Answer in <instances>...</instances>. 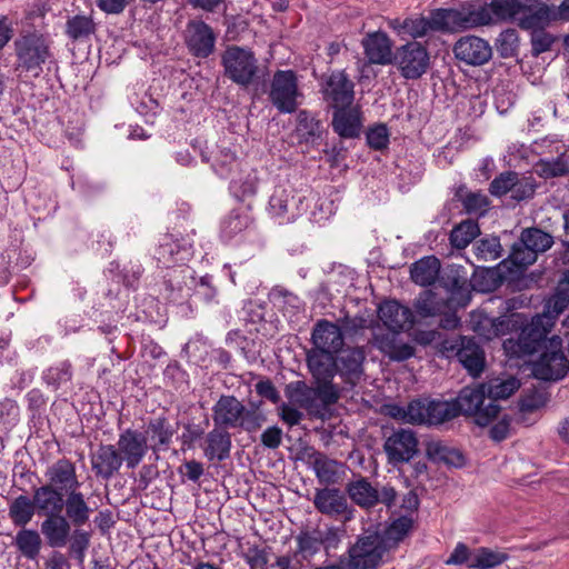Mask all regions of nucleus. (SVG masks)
Listing matches in <instances>:
<instances>
[{
  "label": "nucleus",
  "mask_w": 569,
  "mask_h": 569,
  "mask_svg": "<svg viewBox=\"0 0 569 569\" xmlns=\"http://www.w3.org/2000/svg\"><path fill=\"white\" fill-rule=\"evenodd\" d=\"M569 306V270L563 272L556 292L546 300L543 311L532 317L531 321L521 330V346L527 351L537 349L541 339L548 335L553 327L557 318Z\"/></svg>",
  "instance_id": "obj_1"
},
{
  "label": "nucleus",
  "mask_w": 569,
  "mask_h": 569,
  "mask_svg": "<svg viewBox=\"0 0 569 569\" xmlns=\"http://www.w3.org/2000/svg\"><path fill=\"white\" fill-rule=\"evenodd\" d=\"M14 70L20 76L26 73L38 78L43 71V66L53 59L50 40L38 31L20 34L14 40Z\"/></svg>",
  "instance_id": "obj_2"
},
{
  "label": "nucleus",
  "mask_w": 569,
  "mask_h": 569,
  "mask_svg": "<svg viewBox=\"0 0 569 569\" xmlns=\"http://www.w3.org/2000/svg\"><path fill=\"white\" fill-rule=\"evenodd\" d=\"M519 352L522 355H532L541 351L538 360L532 362V375L535 378L550 381L559 380L565 377L569 369V360L562 351V339L553 336L547 340V335L541 339L537 349L527 351L518 339Z\"/></svg>",
  "instance_id": "obj_3"
},
{
  "label": "nucleus",
  "mask_w": 569,
  "mask_h": 569,
  "mask_svg": "<svg viewBox=\"0 0 569 569\" xmlns=\"http://www.w3.org/2000/svg\"><path fill=\"white\" fill-rule=\"evenodd\" d=\"M212 420L221 429L241 428L254 432L262 427L266 417L256 409H247L233 396H221L212 408Z\"/></svg>",
  "instance_id": "obj_4"
},
{
  "label": "nucleus",
  "mask_w": 569,
  "mask_h": 569,
  "mask_svg": "<svg viewBox=\"0 0 569 569\" xmlns=\"http://www.w3.org/2000/svg\"><path fill=\"white\" fill-rule=\"evenodd\" d=\"M224 76L236 84L248 88L259 73L258 59L247 48L229 46L221 56Z\"/></svg>",
  "instance_id": "obj_5"
},
{
  "label": "nucleus",
  "mask_w": 569,
  "mask_h": 569,
  "mask_svg": "<svg viewBox=\"0 0 569 569\" xmlns=\"http://www.w3.org/2000/svg\"><path fill=\"white\" fill-rule=\"evenodd\" d=\"M486 398L488 397L486 385L483 383L462 388L458 397L453 400L458 416H472L478 426H488L497 418L500 407L492 402L485 405Z\"/></svg>",
  "instance_id": "obj_6"
},
{
  "label": "nucleus",
  "mask_w": 569,
  "mask_h": 569,
  "mask_svg": "<svg viewBox=\"0 0 569 569\" xmlns=\"http://www.w3.org/2000/svg\"><path fill=\"white\" fill-rule=\"evenodd\" d=\"M432 31H457L481 27L489 21V14L486 9L469 8L458 9H436L427 18Z\"/></svg>",
  "instance_id": "obj_7"
},
{
  "label": "nucleus",
  "mask_w": 569,
  "mask_h": 569,
  "mask_svg": "<svg viewBox=\"0 0 569 569\" xmlns=\"http://www.w3.org/2000/svg\"><path fill=\"white\" fill-rule=\"evenodd\" d=\"M388 548L386 540L378 531H366L360 535L348 550V562L352 569H376Z\"/></svg>",
  "instance_id": "obj_8"
},
{
  "label": "nucleus",
  "mask_w": 569,
  "mask_h": 569,
  "mask_svg": "<svg viewBox=\"0 0 569 569\" xmlns=\"http://www.w3.org/2000/svg\"><path fill=\"white\" fill-rule=\"evenodd\" d=\"M392 64L397 66L407 80L421 78L430 67V54L418 41H409L396 49Z\"/></svg>",
  "instance_id": "obj_9"
},
{
  "label": "nucleus",
  "mask_w": 569,
  "mask_h": 569,
  "mask_svg": "<svg viewBox=\"0 0 569 569\" xmlns=\"http://www.w3.org/2000/svg\"><path fill=\"white\" fill-rule=\"evenodd\" d=\"M300 96L298 79L292 70H278L273 73L269 100L281 113H292L298 108L297 98Z\"/></svg>",
  "instance_id": "obj_10"
},
{
  "label": "nucleus",
  "mask_w": 569,
  "mask_h": 569,
  "mask_svg": "<svg viewBox=\"0 0 569 569\" xmlns=\"http://www.w3.org/2000/svg\"><path fill=\"white\" fill-rule=\"evenodd\" d=\"M412 420L418 425L440 426L458 417L453 400L415 399L410 401Z\"/></svg>",
  "instance_id": "obj_11"
},
{
  "label": "nucleus",
  "mask_w": 569,
  "mask_h": 569,
  "mask_svg": "<svg viewBox=\"0 0 569 569\" xmlns=\"http://www.w3.org/2000/svg\"><path fill=\"white\" fill-rule=\"evenodd\" d=\"M321 92L329 108L350 107L355 100V83L345 70H335L323 79Z\"/></svg>",
  "instance_id": "obj_12"
},
{
  "label": "nucleus",
  "mask_w": 569,
  "mask_h": 569,
  "mask_svg": "<svg viewBox=\"0 0 569 569\" xmlns=\"http://www.w3.org/2000/svg\"><path fill=\"white\" fill-rule=\"evenodd\" d=\"M316 510L331 518H341L349 521L353 518L347 497L337 488L325 487L315 491L312 499Z\"/></svg>",
  "instance_id": "obj_13"
},
{
  "label": "nucleus",
  "mask_w": 569,
  "mask_h": 569,
  "mask_svg": "<svg viewBox=\"0 0 569 569\" xmlns=\"http://www.w3.org/2000/svg\"><path fill=\"white\" fill-rule=\"evenodd\" d=\"M383 449L390 463L408 462L418 452V439L412 430L399 429L386 439Z\"/></svg>",
  "instance_id": "obj_14"
},
{
  "label": "nucleus",
  "mask_w": 569,
  "mask_h": 569,
  "mask_svg": "<svg viewBox=\"0 0 569 569\" xmlns=\"http://www.w3.org/2000/svg\"><path fill=\"white\" fill-rule=\"evenodd\" d=\"M117 448L128 469H134L148 453V438L144 433L128 428L119 435Z\"/></svg>",
  "instance_id": "obj_15"
},
{
  "label": "nucleus",
  "mask_w": 569,
  "mask_h": 569,
  "mask_svg": "<svg viewBox=\"0 0 569 569\" xmlns=\"http://www.w3.org/2000/svg\"><path fill=\"white\" fill-rule=\"evenodd\" d=\"M455 57L469 66H482L492 57V48L482 38L467 36L460 38L453 47Z\"/></svg>",
  "instance_id": "obj_16"
},
{
  "label": "nucleus",
  "mask_w": 569,
  "mask_h": 569,
  "mask_svg": "<svg viewBox=\"0 0 569 569\" xmlns=\"http://www.w3.org/2000/svg\"><path fill=\"white\" fill-rule=\"evenodd\" d=\"M518 26L523 30L546 28L552 20L558 19V10L540 0H522Z\"/></svg>",
  "instance_id": "obj_17"
},
{
  "label": "nucleus",
  "mask_w": 569,
  "mask_h": 569,
  "mask_svg": "<svg viewBox=\"0 0 569 569\" xmlns=\"http://www.w3.org/2000/svg\"><path fill=\"white\" fill-rule=\"evenodd\" d=\"M313 350L339 353L345 346L341 328L328 320H318L311 332Z\"/></svg>",
  "instance_id": "obj_18"
},
{
  "label": "nucleus",
  "mask_w": 569,
  "mask_h": 569,
  "mask_svg": "<svg viewBox=\"0 0 569 569\" xmlns=\"http://www.w3.org/2000/svg\"><path fill=\"white\" fill-rule=\"evenodd\" d=\"M399 332L378 328L373 332L372 346L393 361H403L415 355V348L399 340Z\"/></svg>",
  "instance_id": "obj_19"
},
{
  "label": "nucleus",
  "mask_w": 569,
  "mask_h": 569,
  "mask_svg": "<svg viewBox=\"0 0 569 569\" xmlns=\"http://www.w3.org/2000/svg\"><path fill=\"white\" fill-rule=\"evenodd\" d=\"M47 486H52L62 493L78 490L81 486L76 466L70 460L62 458L49 466L44 472Z\"/></svg>",
  "instance_id": "obj_20"
},
{
  "label": "nucleus",
  "mask_w": 569,
  "mask_h": 569,
  "mask_svg": "<svg viewBox=\"0 0 569 569\" xmlns=\"http://www.w3.org/2000/svg\"><path fill=\"white\" fill-rule=\"evenodd\" d=\"M331 126L342 139L360 137L362 129V112L359 106L338 108L333 110Z\"/></svg>",
  "instance_id": "obj_21"
},
{
  "label": "nucleus",
  "mask_w": 569,
  "mask_h": 569,
  "mask_svg": "<svg viewBox=\"0 0 569 569\" xmlns=\"http://www.w3.org/2000/svg\"><path fill=\"white\" fill-rule=\"evenodd\" d=\"M187 31V44L193 56L207 58L213 52L216 36L209 24L203 21H190Z\"/></svg>",
  "instance_id": "obj_22"
},
{
  "label": "nucleus",
  "mask_w": 569,
  "mask_h": 569,
  "mask_svg": "<svg viewBox=\"0 0 569 569\" xmlns=\"http://www.w3.org/2000/svg\"><path fill=\"white\" fill-rule=\"evenodd\" d=\"M309 463L319 483L326 487L338 483L346 475L345 463L331 459L320 451L309 455Z\"/></svg>",
  "instance_id": "obj_23"
},
{
  "label": "nucleus",
  "mask_w": 569,
  "mask_h": 569,
  "mask_svg": "<svg viewBox=\"0 0 569 569\" xmlns=\"http://www.w3.org/2000/svg\"><path fill=\"white\" fill-rule=\"evenodd\" d=\"M365 54L372 64H392V43L388 34L382 31L368 33L361 41Z\"/></svg>",
  "instance_id": "obj_24"
},
{
  "label": "nucleus",
  "mask_w": 569,
  "mask_h": 569,
  "mask_svg": "<svg viewBox=\"0 0 569 569\" xmlns=\"http://www.w3.org/2000/svg\"><path fill=\"white\" fill-rule=\"evenodd\" d=\"M378 317L385 327L393 331L409 329L413 323L412 311L395 300L382 302L378 308Z\"/></svg>",
  "instance_id": "obj_25"
},
{
  "label": "nucleus",
  "mask_w": 569,
  "mask_h": 569,
  "mask_svg": "<svg viewBox=\"0 0 569 569\" xmlns=\"http://www.w3.org/2000/svg\"><path fill=\"white\" fill-rule=\"evenodd\" d=\"M71 525L61 513L48 515L40 526L41 533L44 536L48 546L51 548L64 547L70 537Z\"/></svg>",
  "instance_id": "obj_26"
},
{
  "label": "nucleus",
  "mask_w": 569,
  "mask_h": 569,
  "mask_svg": "<svg viewBox=\"0 0 569 569\" xmlns=\"http://www.w3.org/2000/svg\"><path fill=\"white\" fill-rule=\"evenodd\" d=\"M123 463L118 448L102 445L91 458V466L98 477L110 479Z\"/></svg>",
  "instance_id": "obj_27"
},
{
  "label": "nucleus",
  "mask_w": 569,
  "mask_h": 569,
  "mask_svg": "<svg viewBox=\"0 0 569 569\" xmlns=\"http://www.w3.org/2000/svg\"><path fill=\"white\" fill-rule=\"evenodd\" d=\"M337 355L313 349L307 352V366L316 381L333 380L338 372Z\"/></svg>",
  "instance_id": "obj_28"
},
{
  "label": "nucleus",
  "mask_w": 569,
  "mask_h": 569,
  "mask_svg": "<svg viewBox=\"0 0 569 569\" xmlns=\"http://www.w3.org/2000/svg\"><path fill=\"white\" fill-rule=\"evenodd\" d=\"M37 513L39 516L59 515L64 507V495L52 486H40L34 489L32 496Z\"/></svg>",
  "instance_id": "obj_29"
},
{
  "label": "nucleus",
  "mask_w": 569,
  "mask_h": 569,
  "mask_svg": "<svg viewBox=\"0 0 569 569\" xmlns=\"http://www.w3.org/2000/svg\"><path fill=\"white\" fill-rule=\"evenodd\" d=\"M204 457L210 460L223 461L230 456L231 436L221 428H213L204 438L202 445Z\"/></svg>",
  "instance_id": "obj_30"
},
{
  "label": "nucleus",
  "mask_w": 569,
  "mask_h": 569,
  "mask_svg": "<svg viewBox=\"0 0 569 569\" xmlns=\"http://www.w3.org/2000/svg\"><path fill=\"white\" fill-rule=\"evenodd\" d=\"M289 400L306 409L309 415L320 416L321 408L316 399V388L309 387L305 381L290 382L286 388Z\"/></svg>",
  "instance_id": "obj_31"
},
{
  "label": "nucleus",
  "mask_w": 569,
  "mask_h": 569,
  "mask_svg": "<svg viewBox=\"0 0 569 569\" xmlns=\"http://www.w3.org/2000/svg\"><path fill=\"white\" fill-rule=\"evenodd\" d=\"M522 0H491L488 6H472V9H486L489 14V21L482 26L496 23L498 21H509L519 18Z\"/></svg>",
  "instance_id": "obj_32"
},
{
  "label": "nucleus",
  "mask_w": 569,
  "mask_h": 569,
  "mask_svg": "<svg viewBox=\"0 0 569 569\" xmlns=\"http://www.w3.org/2000/svg\"><path fill=\"white\" fill-rule=\"evenodd\" d=\"M66 518L76 527H81L89 521L91 508L87 503L82 492L71 490L64 499Z\"/></svg>",
  "instance_id": "obj_33"
},
{
  "label": "nucleus",
  "mask_w": 569,
  "mask_h": 569,
  "mask_svg": "<svg viewBox=\"0 0 569 569\" xmlns=\"http://www.w3.org/2000/svg\"><path fill=\"white\" fill-rule=\"evenodd\" d=\"M366 359L365 351L359 347H351L341 350V355L337 358L338 372L347 377L349 380L359 378L362 373V365Z\"/></svg>",
  "instance_id": "obj_34"
},
{
  "label": "nucleus",
  "mask_w": 569,
  "mask_h": 569,
  "mask_svg": "<svg viewBox=\"0 0 569 569\" xmlns=\"http://www.w3.org/2000/svg\"><path fill=\"white\" fill-rule=\"evenodd\" d=\"M457 357L473 377L479 376L485 367V357L480 347L471 339H462Z\"/></svg>",
  "instance_id": "obj_35"
},
{
  "label": "nucleus",
  "mask_w": 569,
  "mask_h": 569,
  "mask_svg": "<svg viewBox=\"0 0 569 569\" xmlns=\"http://www.w3.org/2000/svg\"><path fill=\"white\" fill-rule=\"evenodd\" d=\"M347 492L359 507L371 508L378 503V490L366 478L349 483Z\"/></svg>",
  "instance_id": "obj_36"
},
{
  "label": "nucleus",
  "mask_w": 569,
  "mask_h": 569,
  "mask_svg": "<svg viewBox=\"0 0 569 569\" xmlns=\"http://www.w3.org/2000/svg\"><path fill=\"white\" fill-rule=\"evenodd\" d=\"M440 270V261L435 256H428L415 262L411 267V278L420 286L435 282Z\"/></svg>",
  "instance_id": "obj_37"
},
{
  "label": "nucleus",
  "mask_w": 569,
  "mask_h": 569,
  "mask_svg": "<svg viewBox=\"0 0 569 569\" xmlns=\"http://www.w3.org/2000/svg\"><path fill=\"white\" fill-rule=\"evenodd\" d=\"M64 32L72 41H84L96 32V23L89 16L76 14L68 18Z\"/></svg>",
  "instance_id": "obj_38"
},
{
  "label": "nucleus",
  "mask_w": 569,
  "mask_h": 569,
  "mask_svg": "<svg viewBox=\"0 0 569 569\" xmlns=\"http://www.w3.org/2000/svg\"><path fill=\"white\" fill-rule=\"evenodd\" d=\"M37 512L33 499L20 495L9 506V517L14 526L24 527Z\"/></svg>",
  "instance_id": "obj_39"
},
{
  "label": "nucleus",
  "mask_w": 569,
  "mask_h": 569,
  "mask_svg": "<svg viewBox=\"0 0 569 569\" xmlns=\"http://www.w3.org/2000/svg\"><path fill=\"white\" fill-rule=\"evenodd\" d=\"M520 242L523 248L519 243H513L510 249H551L553 237L540 228L532 227L522 230Z\"/></svg>",
  "instance_id": "obj_40"
},
{
  "label": "nucleus",
  "mask_w": 569,
  "mask_h": 569,
  "mask_svg": "<svg viewBox=\"0 0 569 569\" xmlns=\"http://www.w3.org/2000/svg\"><path fill=\"white\" fill-rule=\"evenodd\" d=\"M480 228L475 220H465L456 226L450 232L452 249H466L478 236Z\"/></svg>",
  "instance_id": "obj_41"
},
{
  "label": "nucleus",
  "mask_w": 569,
  "mask_h": 569,
  "mask_svg": "<svg viewBox=\"0 0 569 569\" xmlns=\"http://www.w3.org/2000/svg\"><path fill=\"white\" fill-rule=\"evenodd\" d=\"M485 385L488 402L492 403L496 400L509 398L520 387L519 380L513 377L507 379L493 378Z\"/></svg>",
  "instance_id": "obj_42"
},
{
  "label": "nucleus",
  "mask_w": 569,
  "mask_h": 569,
  "mask_svg": "<svg viewBox=\"0 0 569 569\" xmlns=\"http://www.w3.org/2000/svg\"><path fill=\"white\" fill-rule=\"evenodd\" d=\"M413 526V519L410 516H401L395 519L381 535L386 540L388 550L402 541Z\"/></svg>",
  "instance_id": "obj_43"
},
{
  "label": "nucleus",
  "mask_w": 569,
  "mask_h": 569,
  "mask_svg": "<svg viewBox=\"0 0 569 569\" xmlns=\"http://www.w3.org/2000/svg\"><path fill=\"white\" fill-rule=\"evenodd\" d=\"M508 559L506 552L495 551L486 547H481L472 551L471 562L469 568L471 569H491Z\"/></svg>",
  "instance_id": "obj_44"
},
{
  "label": "nucleus",
  "mask_w": 569,
  "mask_h": 569,
  "mask_svg": "<svg viewBox=\"0 0 569 569\" xmlns=\"http://www.w3.org/2000/svg\"><path fill=\"white\" fill-rule=\"evenodd\" d=\"M321 121L307 110H300L297 116V133L305 142H313L321 136Z\"/></svg>",
  "instance_id": "obj_45"
},
{
  "label": "nucleus",
  "mask_w": 569,
  "mask_h": 569,
  "mask_svg": "<svg viewBox=\"0 0 569 569\" xmlns=\"http://www.w3.org/2000/svg\"><path fill=\"white\" fill-rule=\"evenodd\" d=\"M16 546L28 559H36L41 549V537L36 530L21 529L16 536Z\"/></svg>",
  "instance_id": "obj_46"
},
{
  "label": "nucleus",
  "mask_w": 569,
  "mask_h": 569,
  "mask_svg": "<svg viewBox=\"0 0 569 569\" xmlns=\"http://www.w3.org/2000/svg\"><path fill=\"white\" fill-rule=\"evenodd\" d=\"M456 198L462 203L467 213H485L489 206V199L480 191H467L465 187H460L456 191Z\"/></svg>",
  "instance_id": "obj_47"
},
{
  "label": "nucleus",
  "mask_w": 569,
  "mask_h": 569,
  "mask_svg": "<svg viewBox=\"0 0 569 569\" xmlns=\"http://www.w3.org/2000/svg\"><path fill=\"white\" fill-rule=\"evenodd\" d=\"M426 451L427 456L435 461H442L455 467H461L465 463V458L459 451L448 448L440 441L429 442Z\"/></svg>",
  "instance_id": "obj_48"
},
{
  "label": "nucleus",
  "mask_w": 569,
  "mask_h": 569,
  "mask_svg": "<svg viewBox=\"0 0 569 569\" xmlns=\"http://www.w3.org/2000/svg\"><path fill=\"white\" fill-rule=\"evenodd\" d=\"M448 300L449 299L439 298L435 292L425 291L419 296L416 308L420 316L432 317L448 309Z\"/></svg>",
  "instance_id": "obj_49"
},
{
  "label": "nucleus",
  "mask_w": 569,
  "mask_h": 569,
  "mask_svg": "<svg viewBox=\"0 0 569 569\" xmlns=\"http://www.w3.org/2000/svg\"><path fill=\"white\" fill-rule=\"evenodd\" d=\"M147 432L151 435L156 443L152 446L153 450L160 447H167L171 442L173 429L164 417L151 419L148 423Z\"/></svg>",
  "instance_id": "obj_50"
},
{
  "label": "nucleus",
  "mask_w": 569,
  "mask_h": 569,
  "mask_svg": "<svg viewBox=\"0 0 569 569\" xmlns=\"http://www.w3.org/2000/svg\"><path fill=\"white\" fill-rule=\"evenodd\" d=\"M505 320L481 316L479 320L472 319L473 330L483 339L491 340L506 333Z\"/></svg>",
  "instance_id": "obj_51"
},
{
  "label": "nucleus",
  "mask_w": 569,
  "mask_h": 569,
  "mask_svg": "<svg viewBox=\"0 0 569 569\" xmlns=\"http://www.w3.org/2000/svg\"><path fill=\"white\" fill-rule=\"evenodd\" d=\"M43 381L54 390L69 382L72 378L71 365L67 361L51 367L43 372Z\"/></svg>",
  "instance_id": "obj_52"
},
{
  "label": "nucleus",
  "mask_w": 569,
  "mask_h": 569,
  "mask_svg": "<svg viewBox=\"0 0 569 569\" xmlns=\"http://www.w3.org/2000/svg\"><path fill=\"white\" fill-rule=\"evenodd\" d=\"M519 47V38L516 29H507L502 31L497 41V52L501 58H511L517 54Z\"/></svg>",
  "instance_id": "obj_53"
},
{
  "label": "nucleus",
  "mask_w": 569,
  "mask_h": 569,
  "mask_svg": "<svg viewBox=\"0 0 569 569\" xmlns=\"http://www.w3.org/2000/svg\"><path fill=\"white\" fill-rule=\"evenodd\" d=\"M537 189L536 179L532 176H519L515 179L511 198L516 201L531 199Z\"/></svg>",
  "instance_id": "obj_54"
},
{
  "label": "nucleus",
  "mask_w": 569,
  "mask_h": 569,
  "mask_svg": "<svg viewBox=\"0 0 569 569\" xmlns=\"http://www.w3.org/2000/svg\"><path fill=\"white\" fill-rule=\"evenodd\" d=\"M316 399L321 408V413L328 406L336 403L339 399V389L332 383V380L317 381Z\"/></svg>",
  "instance_id": "obj_55"
},
{
  "label": "nucleus",
  "mask_w": 569,
  "mask_h": 569,
  "mask_svg": "<svg viewBox=\"0 0 569 569\" xmlns=\"http://www.w3.org/2000/svg\"><path fill=\"white\" fill-rule=\"evenodd\" d=\"M517 179V172L505 171L498 174L489 186V192L495 197H502L508 192H512L513 182Z\"/></svg>",
  "instance_id": "obj_56"
},
{
  "label": "nucleus",
  "mask_w": 569,
  "mask_h": 569,
  "mask_svg": "<svg viewBox=\"0 0 569 569\" xmlns=\"http://www.w3.org/2000/svg\"><path fill=\"white\" fill-rule=\"evenodd\" d=\"M248 226V214L233 210L230 212V214L224 219L222 223V233L226 237L231 238L237 233L241 232L242 230H244Z\"/></svg>",
  "instance_id": "obj_57"
},
{
  "label": "nucleus",
  "mask_w": 569,
  "mask_h": 569,
  "mask_svg": "<svg viewBox=\"0 0 569 569\" xmlns=\"http://www.w3.org/2000/svg\"><path fill=\"white\" fill-rule=\"evenodd\" d=\"M366 139L371 149L383 150L389 144V130L385 123H378L368 129Z\"/></svg>",
  "instance_id": "obj_58"
},
{
  "label": "nucleus",
  "mask_w": 569,
  "mask_h": 569,
  "mask_svg": "<svg viewBox=\"0 0 569 569\" xmlns=\"http://www.w3.org/2000/svg\"><path fill=\"white\" fill-rule=\"evenodd\" d=\"M297 542L300 552L315 555L322 546L321 531H303L297 537Z\"/></svg>",
  "instance_id": "obj_59"
},
{
  "label": "nucleus",
  "mask_w": 569,
  "mask_h": 569,
  "mask_svg": "<svg viewBox=\"0 0 569 569\" xmlns=\"http://www.w3.org/2000/svg\"><path fill=\"white\" fill-rule=\"evenodd\" d=\"M237 157L233 151L228 148H221L216 156L213 168L222 177L227 176L233 169Z\"/></svg>",
  "instance_id": "obj_60"
},
{
  "label": "nucleus",
  "mask_w": 569,
  "mask_h": 569,
  "mask_svg": "<svg viewBox=\"0 0 569 569\" xmlns=\"http://www.w3.org/2000/svg\"><path fill=\"white\" fill-rule=\"evenodd\" d=\"M555 38L548 33L545 28L536 29L531 32V46H532V54L538 57L542 52L550 50Z\"/></svg>",
  "instance_id": "obj_61"
},
{
  "label": "nucleus",
  "mask_w": 569,
  "mask_h": 569,
  "mask_svg": "<svg viewBox=\"0 0 569 569\" xmlns=\"http://www.w3.org/2000/svg\"><path fill=\"white\" fill-rule=\"evenodd\" d=\"M402 30L412 38H419L427 34L430 30V24L426 17L407 18L403 20Z\"/></svg>",
  "instance_id": "obj_62"
},
{
  "label": "nucleus",
  "mask_w": 569,
  "mask_h": 569,
  "mask_svg": "<svg viewBox=\"0 0 569 569\" xmlns=\"http://www.w3.org/2000/svg\"><path fill=\"white\" fill-rule=\"evenodd\" d=\"M507 259L515 264L518 269L527 268L536 262L538 251H508Z\"/></svg>",
  "instance_id": "obj_63"
},
{
  "label": "nucleus",
  "mask_w": 569,
  "mask_h": 569,
  "mask_svg": "<svg viewBox=\"0 0 569 569\" xmlns=\"http://www.w3.org/2000/svg\"><path fill=\"white\" fill-rule=\"evenodd\" d=\"M279 416L281 420L289 427L299 425L303 419V413L289 403H282L279 407Z\"/></svg>",
  "instance_id": "obj_64"
}]
</instances>
